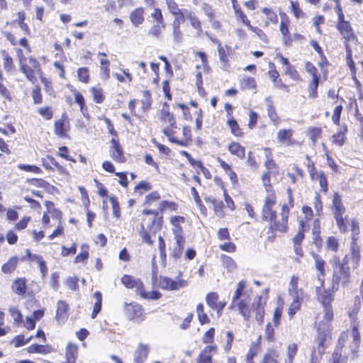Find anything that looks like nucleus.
I'll use <instances>...</instances> for the list:
<instances>
[{
    "label": "nucleus",
    "instance_id": "obj_1",
    "mask_svg": "<svg viewBox=\"0 0 363 363\" xmlns=\"http://www.w3.org/2000/svg\"><path fill=\"white\" fill-rule=\"evenodd\" d=\"M324 283L320 285H316V295L318 301L323 308V313L319 315L317 323L318 341L319 344V350L323 345V342L328 338H330L331 322L333 319V312L331 303L333 301V296L330 290H325L323 288Z\"/></svg>",
    "mask_w": 363,
    "mask_h": 363
},
{
    "label": "nucleus",
    "instance_id": "obj_2",
    "mask_svg": "<svg viewBox=\"0 0 363 363\" xmlns=\"http://www.w3.org/2000/svg\"><path fill=\"white\" fill-rule=\"evenodd\" d=\"M266 299L267 298H263L261 296H257L255 297L252 306H250L248 296L245 298H242L238 303V308L240 313L245 320H248L250 317L251 311H255L257 320L260 322L262 321L264 314Z\"/></svg>",
    "mask_w": 363,
    "mask_h": 363
},
{
    "label": "nucleus",
    "instance_id": "obj_3",
    "mask_svg": "<svg viewBox=\"0 0 363 363\" xmlns=\"http://www.w3.org/2000/svg\"><path fill=\"white\" fill-rule=\"evenodd\" d=\"M348 257H344L341 261L338 256L334 255L330 260L333 267V286L347 284L350 281V270L348 266Z\"/></svg>",
    "mask_w": 363,
    "mask_h": 363
},
{
    "label": "nucleus",
    "instance_id": "obj_4",
    "mask_svg": "<svg viewBox=\"0 0 363 363\" xmlns=\"http://www.w3.org/2000/svg\"><path fill=\"white\" fill-rule=\"evenodd\" d=\"M277 203V196L275 192H270L266 194L264 205L262 208V219L266 221L272 222L277 217V212L273 210Z\"/></svg>",
    "mask_w": 363,
    "mask_h": 363
},
{
    "label": "nucleus",
    "instance_id": "obj_5",
    "mask_svg": "<svg viewBox=\"0 0 363 363\" xmlns=\"http://www.w3.org/2000/svg\"><path fill=\"white\" fill-rule=\"evenodd\" d=\"M17 52L19 57L21 70L26 74L30 81H33L34 78V72L39 67L38 62L33 57L26 59L23 56L22 50L20 49L17 50Z\"/></svg>",
    "mask_w": 363,
    "mask_h": 363
},
{
    "label": "nucleus",
    "instance_id": "obj_6",
    "mask_svg": "<svg viewBox=\"0 0 363 363\" xmlns=\"http://www.w3.org/2000/svg\"><path fill=\"white\" fill-rule=\"evenodd\" d=\"M184 245V235H174L173 240L169 242V256L174 260L179 259L182 255Z\"/></svg>",
    "mask_w": 363,
    "mask_h": 363
},
{
    "label": "nucleus",
    "instance_id": "obj_7",
    "mask_svg": "<svg viewBox=\"0 0 363 363\" xmlns=\"http://www.w3.org/2000/svg\"><path fill=\"white\" fill-rule=\"evenodd\" d=\"M336 28L344 39V45L345 48L347 45H351V43H356L357 41V37L350 23L340 26H336Z\"/></svg>",
    "mask_w": 363,
    "mask_h": 363
},
{
    "label": "nucleus",
    "instance_id": "obj_8",
    "mask_svg": "<svg viewBox=\"0 0 363 363\" xmlns=\"http://www.w3.org/2000/svg\"><path fill=\"white\" fill-rule=\"evenodd\" d=\"M160 286L168 290H177L186 286V281L183 279L172 280L168 277H161L159 282Z\"/></svg>",
    "mask_w": 363,
    "mask_h": 363
},
{
    "label": "nucleus",
    "instance_id": "obj_9",
    "mask_svg": "<svg viewBox=\"0 0 363 363\" xmlns=\"http://www.w3.org/2000/svg\"><path fill=\"white\" fill-rule=\"evenodd\" d=\"M111 146L110 150L111 157L114 161L118 163H123L125 162V157L123 155V149L121 147L120 143L116 138L111 140Z\"/></svg>",
    "mask_w": 363,
    "mask_h": 363
},
{
    "label": "nucleus",
    "instance_id": "obj_10",
    "mask_svg": "<svg viewBox=\"0 0 363 363\" xmlns=\"http://www.w3.org/2000/svg\"><path fill=\"white\" fill-rule=\"evenodd\" d=\"M345 257H348V265L351 264L353 269H357L359 265L360 252L359 247L355 242H352L350 253Z\"/></svg>",
    "mask_w": 363,
    "mask_h": 363
},
{
    "label": "nucleus",
    "instance_id": "obj_11",
    "mask_svg": "<svg viewBox=\"0 0 363 363\" xmlns=\"http://www.w3.org/2000/svg\"><path fill=\"white\" fill-rule=\"evenodd\" d=\"M126 315L132 320L140 321L143 320V309L137 303L127 304L125 306Z\"/></svg>",
    "mask_w": 363,
    "mask_h": 363
},
{
    "label": "nucleus",
    "instance_id": "obj_12",
    "mask_svg": "<svg viewBox=\"0 0 363 363\" xmlns=\"http://www.w3.org/2000/svg\"><path fill=\"white\" fill-rule=\"evenodd\" d=\"M309 174L313 180L318 181L320 189L323 191H328V182L323 171H317L314 166L309 170Z\"/></svg>",
    "mask_w": 363,
    "mask_h": 363
},
{
    "label": "nucleus",
    "instance_id": "obj_13",
    "mask_svg": "<svg viewBox=\"0 0 363 363\" xmlns=\"http://www.w3.org/2000/svg\"><path fill=\"white\" fill-rule=\"evenodd\" d=\"M147 345L139 344L133 354V363H143L149 353Z\"/></svg>",
    "mask_w": 363,
    "mask_h": 363
},
{
    "label": "nucleus",
    "instance_id": "obj_14",
    "mask_svg": "<svg viewBox=\"0 0 363 363\" xmlns=\"http://www.w3.org/2000/svg\"><path fill=\"white\" fill-rule=\"evenodd\" d=\"M217 352L216 345H208L205 347L201 352L197 363H213L212 354Z\"/></svg>",
    "mask_w": 363,
    "mask_h": 363
},
{
    "label": "nucleus",
    "instance_id": "obj_15",
    "mask_svg": "<svg viewBox=\"0 0 363 363\" xmlns=\"http://www.w3.org/2000/svg\"><path fill=\"white\" fill-rule=\"evenodd\" d=\"M122 284L127 288L135 289L137 294L142 290L143 283L140 279H135L130 275L125 274L121 278Z\"/></svg>",
    "mask_w": 363,
    "mask_h": 363
},
{
    "label": "nucleus",
    "instance_id": "obj_16",
    "mask_svg": "<svg viewBox=\"0 0 363 363\" xmlns=\"http://www.w3.org/2000/svg\"><path fill=\"white\" fill-rule=\"evenodd\" d=\"M68 304L63 301L57 303L56 320L59 322H64L68 317Z\"/></svg>",
    "mask_w": 363,
    "mask_h": 363
},
{
    "label": "nucleus",
    "instance_id": "obj_17",
    "mask_svg": "<svg viewBox=\"0 0 363 363\" xmlns=\"http://www.w3.org/2000/svg\"><path fill=\"white\" fill-rule=\"evenodd\" d=\"M144 13L145 9L143 7L136 8L131 11L130 13V21L134 26L138 27L143 23L145 21Z\"/></svg>",
    "mask_w": 363,
    "mask_h": 363
},
{
    "label": "nucleus",
    "instance_id": "obj_18",
    "mask_svg": "<svg viewBox=\"0 0 363 363\" xmlns=\"http://www.w3.org/2000/svg\"><path fill=\"white\" fill-rule=\"evenodd\" d=\"M333 211L334 217L343 216L345 213V207L344 206L340 196L335 193L333 199Z\"/></svg>",
    "mask_w": 363,
    "mask_h": 363
},
{
    "label": "nucleus",
    "instance_id": "obj_19",
    "mask_svg": "<svg viewBox=\"0 0 363 363\" xmlns=\"http://www.w3.org/2000/svg\"><path fill=\"white\" fill-rule=\"evenodd\" d=\"M78 355V346L73 343H69L66 347L65 363H75Z\"/></svg>",
    "mask_w": 363,
    "mask_h": 363
},
{
    "label": "nucleus",
    "instance_id": "obj_20",
    "mask_svg": "<svg viewBox=\"0 0 363 363\" xmlns=\"http://www.w3.org/2000/svg\"><path fill=\"white\" fill-rule=\"evenodd\" d=\"M315 259V265L316 269L318 271L317 274V280L318 282L322 285L324 283V276H325V262L324 260L318 255H315L313 256Z\"/></svg>",
    "mask_w": 363,
    "mask_h": 363
},
{
    "label": "nucleus",
    "instance_id": "obj_21",
    "mask_svg": "<svg viewBox=\"0 0 363 363\" xmlns=\"http://www.w3.org/2000/svg\"><path fill=\"white\" fill-rule=\"evenodd\" d=\"M27 352L30 354L38 353L42 354H48L53 351L52 347L50 345H38L33 344L28 347L26 349Z\"/></svg>",
    "mask_w": 363,
    "mask_h": 363
},
{
    "label": "nucleus",
    "instance_id": "obj_22",
    "mask_svg": "<svg viewBox=\"0 0 363 363\" xmlns=\"http://www.w3.org/2000/svg\"><path fill=\"white\" fill-rule=\"evenodd\" d=\"M185 219L183 216H172L170 218V223L172 225V231L173 235H184L183 229L180 225L184 223Z\"/></svg>",
    "mask_w": 363,
    "mask_h": 363
},
{
    "label": "nucleus",
    "instance_id": "obj_23",
    "mask_svg": "<svg viewBox=\"0 0 363 363\" xmlns=\"http://www.w3.org/2000/svg\"><path fill=\"white\" fill-rule=\"evenodd\" d=\"M143 215L149 216L150 218V222L152 223V228L154 230H158L161 227V222L162 218H158V212L156 211L152 210H144L143 211Z\"/></svg>",
    "mask_w": 363,
    "mask_h": 363
},
{
    "label": "nucleus",
    "instance_id": "obj_24",
    "mask_svg": "<svg viewBox=\"0 0 363 363\" xmlns=\"http://www.w3.org/2000/svg\"><path fill=\"white\" fill-rule=\"evenodd\" d=\"M228 150L232 155H236L240 159H243L245 157V149L238 143H230L228 145Z\"/></svg>",
    "mask_w": 363,
    "mask_h": 363
},
{
    "label": "nucleus",
    "instance_id": "obj_25",
    "mask_svg": "<svg viewBox=\"0 0 363 363\" xmlns=\"http://www.w3.org/2000/svg\"><path fill=\"white\" fill-rule=\"evenodd\" d=\"M267 114L271 121L273 122L274 125H277L279 123V116L275 111V108L273 105L272 101L269 98H267L266 100Z\"/></svg>",
    "mask_w": 363,
    "mask_h": 363
},
{
    "label": "nucleus",
    "instance_id": "obj_26",
    "mask_svg": "<svg viewBox=\"0 0 363 363\" xmlns=\"http://www.w3.org/2000/svg\"><path fill=\"white\" fill-rule=\"evenodd\" d=\"M110 62L105 58H100V75L104 80H108L110 78Z\"/></svg>",
    "mask_w": 363,
    "mask_h": 363
},
{
    "label": "nucleus",
    "instance_id": "obj_27",
    "mask_svg": "<svg viewBox=\"0 0 363 363\" xmlns=\"http://www.w3.org/2000/svg\"><path fill=\"white\" fill-rule=\"evenodd\" d=\"M339 239L335 236H329L325 240V249L333 252H337L340 249Z\"/></svg>",
    "mask_w": 363,
    "mask_h": 363
},
{
    "label": "nucleus",
    "instance_id": "obj_28",
    "mask_svg": "<svg viewBox=\"0 0 363 363\" xmlns=\"http://www.w3.org/2000/svg\"><path fill=\"white\" fill-rule=\"evenodd\" d=\"M281 21L280 23V31L285 40H290V34L288 28L289 20L286 14L281 15Z\"/></svg>",
    "mask_w": 363,
    "mask_h": 363
},
{
    "label": "nucleus",
    "instance_id": "obj_29",
    "mask_svg": "<svg viewBox=\"0 0 363 363\" xmlns=\"http://www.w3.org/2000/svg\"><path fill=\"white\" fill-rule=\"evenodd\" d=\"M347 126L345 125L340 131L334 134L332 137L333 143L338 146H342L343 144L345 143V133H347Z\"/></svg>",
    "mask_w": 363,
    "mask_h": 363
},
{
    "label": "nucleus",
    "instance_id": "obj_30",
    "mask_svg": "<svg viewBox=\"0 0 363 363\" xmlns=\"http://www.w3.org/2000/svg\"><path fill=\"white\" fill-rule=\"evenodd\" d=\"M270 224L271 229L279 231L281 233H285L288 229V219L282 218V217H281V220L274 222L272 221L270 222Z\"/></svg>",
    "mask_w": 363,
    "mask_h": 363
},
{
    "label": "nucleus",
    "instance_id": "obj_31",
    "mask_svg": "<svg viewBox=\"0 0 363 363\" xmlns=\"http://www.w3.org/2000/svg\"><path fill=\"white\" fill-rule=\"evenodd\" d=\"M240 88L243 90H255L256 89V81L254 78L244 77L240 82Z\"/></svg>",
    "mask_w": 363,
    "mask_h": 363
},
{
    "label": "nucleus",
    "instance_id": "obj_32",
    "mask_svg": "<svg viewBox=\"0 0 363 363\" xmlns=\"http://www.w3.org/2000/svg\"><path fill=\"white\" fill-rule=\"evenodd\" d=\"M294 131L291 129H281L277 133L278 140L281 143L289 145Z\"/></svg>",
    "mask_w": 363,
    "mask_h": 363
},
{
    "label": "nucleus",
    "instance_id": "obj_33",
    "mask_svg": "<svg viewBox=\"0 0 363 363\" xmlns=\"http://www.w3.org/2000/svg\"><path fill=\"white\" fill-rule=\"evenodd\" d=\"M18 259L17 257H13L10 258L6 263L2 265V272L5 274H10L13 272L18 264Z\"/></svg>",
    "mask_w": 363,
    "mask_h": 363
},
{
    "label": "nucleus",
    "instance_id": "obj_34",
    "mask_svg": "<svg viewBox=\"0 0 363 363\" xmlns=\"http://www.w3.org/2000/svg\"><path fill=\"white\" fill-rule=\"evenodd\" d=\"M68 128L69 125L63 120H58L55 123V133L61 137L66 135Z\"/></svg>",
    "mask_w": 363,
    "mask_h": 363
},
{
    "label": "nucleus",
    "instance_id": "obj_35",
    "mask_svg": "<svg viewBox=\"0 0 363 363\" xmlns=\"http://www.w3.org/2000/svg\"><path fill=\"white\" fill-rule=\"evenodd\" d=\"M160 119L163 123L168 124L171 128H173L175 125V121L173 115L164 108L161 111Z\"/></svg>",
    "mask_w": 363,
    "mask_h": 363
},
{
    "label": "nucleus",
    "instance_id": "obj_36",
    "mask_svg": "<svg viewBox=\"0 0 363 363\" xmlns=\"http://www.w3.org/2000/svg\"><path fill=\"white\" fill-rule=\"evenodd\" d=\"M223 267L229 272H233L237 267L235 262L230 257L221 255L220 256Z\"/></svg>",
    "mask_w": 363,
    "mask_h": 363
},
{
    "label": "nucleus",
    "instance_id": "obj_37",
    "mask_svg": "<svg viewBox=\"0 0 363 363\" xmlns=\"http://www.w3.org/2000/svg\"><path fill=\"white\" fill-rule=\"evenodd\" d=\"M13 291L17 294H23L26 292V281L23 279H16L12 285Z\"/></svg>",
    "mask_w": 363,
    "mask_h": 363
},
{
    "label": "nucleus",
    "instance_id": "obj_38",
    "mask_svg": "<svg viewBox=\"0 0 363 363\" xmlns=\"http://www.w3.org/2000/svg\"><path fill=\"white\" fill-rule=\"evenodd\" d=\"M196 313L199 321L201 325L208 323L210 322L208 315H206V313H204V308L202 303H199L197 305Z\"/></svg>",
    "mask_w": 363,
    "mask_h": 363
},
{
    "label": "nucleus",
    "instance_id": "obj_39",
    "mask_svg": "<svg viewBox=\"0 0 363 363\" xmlns=\"http://www.w3.org/2000/svg\"><path fill=\"white\" fill-rule=\"evenodd\" d=\"M18 16V24L20 28L26 34L30 35V29L27 23L24 22L26 19V13L24 11H19L17 13Z\"/></svg>",
    "mask_w": 363,
    "mask_h": 363
},
{
    "label": "nucleus",
    "instance_id": "obj_40",
    "mask_svg": "<svg viewBox=\"0 0 363 363\" xmlns=\"http://www.w3.org/2000/svg\"><path fill=\"white\" fill-rule=\"evenodd\" d=\"M319 84V79H312L308 85V97L315 99L318 96L317 89Z\"/></svg>",
    "mask_w": 363,
    "mask_h": 363
},
{
    "label": "nucleus",
    "instance_id": "obj_41",
    "mask_svg": "<svg viewBox=\"0 0 363 363\" xmlns=\"http://www.w3.org/2000/svg\"><path fill=\"white\" fill-rule=\"evenodd\" d=\"M246 287V281L242 280L238 283L236 290L233 296L232 304H235L238 301L243 294V291Z\"/></svg>",
    "mask_w": 363,
    "mask_h": 363
},
{
    "label": "nucleus",
    "instance_id": "obj_42",
    "mask_svg": "<svg viewBox=\"0 0 363 363\" xmlns=\"http://www.w3.org/2000/svg\"><path fill=\"white\" fill-rule=\"evenodd\" d=\"M142 290H140L138 294L141 296L143 298L145 299H152L157 300L161 297V294L157 291H151L148 292H145L144 289V286H142Z\"/></svg>",
    "mask_w": 363,
    "mask_h": 363
},
{
    "label": "nucleus",
    "instance_id": "obj_43",
    "mask_svg": "<svg viewBox=\"0 0 363 363\" xmlns=\"http://www.w3.org/2000/svg\"><path fill=\"white\" fill-rule=\"evenodd\" d=\"M108 199L112 206L113 216L118 218L121 216V209L117 197L111 195Z\"/></svg>",
    "mask_w": 363,
    "mask_h": 363
},
{
    "label": "nucleus",
    "instance_id": "obj_44",
    "mask_svg": "<svg viewBox=\"0 0 363 363\" xmlns=\"http://www.w3.org/2000/svg\"><path fill=\"white\" fill-rule=\"evenodd\" d=\"M206 201H210L213 203L215 213L218 217L221 218L223 216V215H224L223 212V203L222 201H217L216 199H211L210 198L206 199Z\"/></svg>",
    "mask_w": 363,
    "mask_h": 363
},
{
    "label": "nucleus",
    "instance_id": "obj_45",
    "mask_svg": "<svg viewBox=\"0 0 363 363\" xmlns=\"http://www.w3.org/2000/svg\"><path fill=\"white\" fill-rule=\"evenodd\" d=\"M89 258V246L83 244L81 247V252L75 257V262H82Z\"/></svg>",
    "mask_w": 363,
    "mask_h": 363
},
{
    "label": "nucleus",
    "instance_id": "obj_46",
    "mask_svg": "<svg viewBox=\"0 0 363 363\" xmlns=\"http://www.w3.org/2000/svg\"><path fill=\"white\" fill-rule=\"evenodd\" d=\"M298 277L292 276L291 277L289 287H288L289 294L303 291L302 289H298Z\"/></svg>",
    "mask_w": 363,
    "mask_h": 363
},
{
    "label": "nucleus",
    "instance_id": "obj_47",
    "mask_svg": "<svg viewBox=\"0 0 363 363\" xmlns=\"http://www.w3.org/2000/svg\"><path fill=\"white\" fill-rule=\"evenodd\" d=\"M227 123L229 128H230V131L233 135L238 137L242 135V132L240 130V126L235 119H229Z\"/></svg>",
    "mask_w": 363,
    "mask_h": 363
},
{
    "label": "nucleus",
    "instance_id": "obj_48",
    "mask_svg": "<svg viewBox=\"0 0 363 363\" xmlns=\"http://www.w3.org/2000/svg\"><path fill=\"white\" fill-rule=\"evenodd\" d=\"M91 91L93 94L94 100L97 104H101L104 100L103 90L100 87H92Z\"/></svg>",
    "mask_w": 363,
    "mask_h": 363
},
{
    "label": "nucleus",
    "instance_id": "obj_49",
    "mask_svg": "<svg viewBox=\"0 0 363 363\" xmlns=\"http://www.w3.org/2000/svg\"><path fill=\"white\" fill-rule=\"evenodd\" d=\"M177 204L174 202H169L167 201H162L159 208L161 211H176L177 210Z\"/></svg>",
    "mask_w": 363,
    "mask_h": 363
},
{
    "label": "nucleus",
    "instance_id": "obj_50",
    "mask_svg": "<svg viewBox=\"0 0 363 363\" xmlns=\"http://www.w3.org/2000/svg\"><path fill=\"white\" fill-rule=\"evenodd\" d=\"M206 301L208 306L213 309L214 307H216V303L218 301V294L215 292L208 293L206 295Z\"/></svg>",
    "mask_w": 363,
    "mask_h": 363
},
{
    "label": "nucleus",
    "instance_id": "obj_51",
    "mask_svg": "<svg viewBox=\"0 0 363 363\" xmlns=\"http://www.w3.org/2000/svg\"><path fill=\"white\" fill-rule=\"evenodd\" d=\"M305 69L306 72L312 77V79H320L318 74V69L311 62H306L305 63Z\"/></svg>",
    "mask_w": 363,
    "mask_h": 363
},
{
    "label": "nucleus",
    "instance_id": "obj_52",
    "mask_svg": "<svg viewBox=\"0 0 363 363\" xmlns=\"http://www.w3.org/2000/svg\"><path fill=\"white\" fill-rule=\"evenodd\" d=\"M187 18L189 19L191 25L194 28L198 31L201 30V23L198 18L192 12H189L187 14Z\"/></svg>",
    "mask_w": 363,
    "mask_h": 363
},
{
    "label": "nucleus",
    "instance_id": "obj_53",
    "mask_svg": "<svg viewBox=\"0 0 363 363\" xmlns=\"http://www.w3.org/2000/svg\"><path fill=\"white\" fill-rule=\"evenodd\" d=\"M151 18H152L157 23L162 24V26L164 27V18L161 9L158 8L154 9L153 12L151 13Z\"/></svg>",
    "mask_w": 363,
    "mask_h": 363
},
{
    "label": "nucleus",
    "instance_id": "obj_54",
    "mask_svg": "<svg viewBox=\"0 0 363 363\" xmlns=\"http://www.w3.org/2000/svg\"><path fill=\"white\" fill-rule=\"evenodd\" d=\"M47 160H50L52 162V164L55 167V170H57L60 174H65V175H67L68 174V172L66 169V168L64 167L63 166L60 165L55 160L54 157H52L51 156H48L47 157Z\"/></svg>",
    "mask_w": 363,
    "mask_h": 363
},
{
    "label": "nucleus",
    "instance_id": "obj_55",
    "mask_svg": "<svg viewBox=\"0 0 363 363\" xmlns=\"http://www.w3.org/2000/svg\"><path fill=\"white\" fill-rule=\"evenodd\" d=\"M304 230V222L303 220L299 222V231L294 236L293 241L296 245H301V241L304 238V234L303 233Z\"/></svg>",
    "mask_w": 363,
    "mask_h": 363
},
{
    "label": "nucleus",
    "instance_id": "obj_56",
    "mask_svg": "<svg viewBox=\"0 0 363 363\" xmlns=\"http://www.w3.org/2000/svg\"><path fill=\"white\" fill-rule=\"evenodd\" d=\"M351 231L352 242H356L357 240L358 239V235L359 234V228L358 222L354 219H352L351 220Z\"/></svg>",
    "mask_w": 363,
    "mask_h": 363
},
{
    "label": "nucleus",
    "instance_id": "obj_57",
    "mask_svg": "<svg viewBox=\"0 0 363 363\" xmlns=\"http://www.w3.org/2000/svg\"><path fill=\"white\" fill-rule=\"evenodd\" d=\"M77 75L79 79L84 82L87 83L89 79V69L86 67H81L77 70Z\"/></svg>",
    "mask_w": 363,
    "mask_h": 363
},
{
    "label": "nucleus",
    "instance_id": "obj_58",
    "mask_svg": "<svg viewBox=\"0 0 363 363\" xmlns=\"http://www.w3.org/2000/svg\"><path fill=\"white\" fill-rule=\"evenodd\" d=\"M143 99L142 100V108L143 110H147L150 108L151 106V95L148 91H143Z\"/></svg>",
    "mask_w": 363,
    "mask_h": 363
},
{
    "label": "nucleus",
    "instance_id": "obj_59",
    "mask_svg": "<svg viewBox=\"0 0 363 363\" xmlns=\"http://www.w3.org/2000/svg\"><path fill=\"white\" fill-rule=\"evenodd\" d=\"M346 218H347V216H345V218H344L343 216L335 217L336 223H337V225L340 231L342 233H345L347 231V225Z\"/></svg>",
    "mask_w": 363,
    "mask_h": 363
},
{
    "label": "nucleus",
    "instance_id": "obj_60",
    "mask_svg": "<svg viewBox=\"0 0 363 363\" xmlns=\"http://www.w3.org/2000/svg\"><path fill=\"white\" fill-rule=\"evenodd\" d=\"M262 180L265 187L266 194H269L270 192H275L270 184L269 173L266 172L262 175Z\"/></svg>",
    "mask_w": 363,
    "mask_h": 363
},
{
    "label": "nucleus",
    "instance_id": "obj_61",
    "mask_svg": "<svg viewBox=\"0 0 363 363\" xmlns=\"http://www.w3.org/2000/svg\"><path fill=\"white\" fill-rule=\"evenodd\" d=\"M262 12L267 16V19L273 23H277L278 21V16L277 13L270 9L264 8Z\"/></svg>",
    "mask_w": 363,
    "mask_h": 363
},
{
    "label": "nucleus",
    "instance_id": "obj_62",
    "mask_svg": "<svg viewBox=\"0 0 363 363\" xmlns=\"http://www.w3.org/2000/svg\"><path fill=\"white\" fill-rule=\"evenodd\" d=\"M158 248L160 251V256L162 260H165L167 255H166V244L162 236H159L158 238Z\"/></svg>",
    "mask_w": 363,
    "mask_h": 363
},
{
    "label": "nucleus",
    "instance_id": "obj_63",
    "mask_svg": "<svg viewBox=\"0 0 363 363\" xmlns=\"http://www.w3.org/2000/svg\"><path fill=\"white\" fill-rule=\"evenodd\" d=\"M152 188L150 184L147 182H140L135 188L136 191L139 192L140 195H142L145 191L150 190Z\"/></svg>",
    "mask_w": 363,
    "mask_h": 363
},
{
    "label": "nucleus",
    "instance_id": "obj_64",
    "mask_svg": "<svg viewBox=\"0 0 363 363\" xmlns=\"http://www.w3.org/2000/svg\"><path fill=\"white\" fill-rule=\"evenodd\" d=\"M4 58V67L7 71H10L13 68V60L6 51H2Z\"/></svg>",
    "mask_w": 363,
    "mask_h": 363
}]
</instances>
